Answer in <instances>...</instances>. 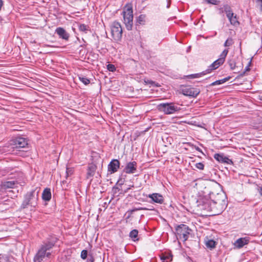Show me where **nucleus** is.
Wrapping results in <instances>:
<instances>
[{"label": "nucleus", "instance_id": "obj_1", "mask_svg": "<svg viewBox=\"0 0 262 262\" xmlns=\"http://www.w3.org/2000/svg\"><path fill=\"white\" fill-rule=\"evenodd\" d=\"M196 203L200 209L211 212L212 215L221 214L227 207V206H223L222 209H220L219 206L221 203L213 205L207 196L200 198Z\"/></svg>", "mask_w": 262, "mask_h": 262}, {"label": "nucleus", "instance_id": "obj_2", "mask_svg": "<svg viewBox=\"0 0 262 262\" xmlns=\"http://www.w3.org/2000/svg\"><path fill=\"white\" fill-rule=\"evenodd\" d=\"M211 203L215 205V203H220L219 208L220 209H222L223 206H227V198L225 193L221 191L219 193L211 192L209 194V197H207Z\"/></svg>", "mask_w": 262, "mask_h": 262}, {"label": "nucleus", "instance_id": "obj_3", "mask_svg": "<svg viewBox=\"0 0 262 262\" xmlns=\"http://www.w3.org/2000/svg\"><path fill=\"white\" fill-rule=\"evenodd\" d=\"M123 18L126 28L131 30L133 25V12L130 5H126L123 12Z\"/></svg>", "mask_w": 262, "mask_h": 262}, {"label": "nucleus", "instance_id": "obj_4", "mask_svg": "<svg viewBox=\"0 0 262 262\" xmlns=\"http://www.w3.org/2000/svg\"><path fill=\"white\" fill-rule=\"evenodd\" d=\"M228 53V49H225L220 56V58L214 61L209 67L206 70V72L210 73L213 70L217 69L220 66L223 64L225 62L226 57Z\"/></svg>", "mask_w": 262, "mask_h": 262}, {"label": "nucleus", "instance_id": "obj_5", "mask_svg": "<svg viewBox=\"0 0 262 262\" xmlns=\"http://www.w3.org/2000/svg\"><path fill=\"white\" fill-rule=\"evenodd\" d=\"M176 231L180 238H182L184 241H186L187 240L191 230L186 225L180 224L177 226Z\"/></svg>", "mask_w": 262, "mask_h": 262}, {"label": "nucleus", "instance_id": "obj_6", "mask_svg": "<svg viewBox=\"0 0 262 262\" xmlns=\"http://www.w3.org/2000/svg\"><path fill=\"white\" fill-rule=\"evenodd\" d=\"M37 194L35 195V191H31L27 193L23 201L21 206L23 208H26L28 205L35 206L37 204Z\"/></svg>", "mask_w": 262, "mask_h": 262}, {"label": "nucleus", "instance_id": "obj_7", "mask_svg": "<svg viewBox=\"0 0 262 262\" xmlns=\"http://www.w3.org/2000/svg\"><path fill=\"white\" fill-rule=\"evenodd\" d=\"M111 34L113 38L116 41L122 38V29L120 23L117 21L113 23L111 26Z\"/></svg>", "mask_w": 262, "mask_h": 262}, {"label": "nucleus", "instance_id": "obj_8", "mask_svg": "<svg viewBox=\"0 0 262 262\" xmlns=\"http://www.w3.org/2000/svg\"><path fill=\"white\" fill-rule=\"evenodd\" d=\"M158 108L159 110L167 115L173 114L180 110L179 107L172 103H161L158 105Z\"/></svg>", "mask_w": 262, "mask_h": 262}, {"label": "nucleus", "instance_id": "obj_9", "mask_svg": "<svg viewBox=\"0 0 262 262\" xmlns=\"http://www.w3.org/2000/svg\"><path fill=\"white\" fill-rule=\"evenodd\" d=\"M181 93L186 96L196 97L200 93L199 89L190 86H183L180 89Z\"/></svg>", "mask_w": 262, "mask_h": 262}, {"label": "nucleus", "instance_id": "obj_10", "mask_svg": "<svg viewBox=\"0 0 262 262\" xmlns=\"http://www.w3.org/2000/svg\"><path fill=\"white\" fill-rule=\"evenodd\" d=\"M11 144L14 146L13 148L19 150L20 148H25L28 145V142L25 138L23 137H17L12 140Z\"/></svg>", "mask_w": 262, "mask_h": 262}, {"label": "nucleus", "instance_id": "obj_11", "mask_svg": "<svg viewBox=\"0 0 262 262\" xmlns=\"http://www.w3.org/2000/svg\"><path fill=\"white\" fill-rule=\"evenodd\" d=\"M51 255V252H46L40 248L34 257V262H42L46 257H49Z\"/></svg>", "mask_w": 262, "mask_h": 262}, {"label": "nucleus", "instance_id": "obj_12", "mask_svg": "<svg viewBox=\"0 0 262 262\" xmlns=\"http://www.w3.org/2000/svg\"><path fill=\"white\" fill-rule=\"evenodd\" d=\"M214 158L216 160L222 163L227 164L229 165L233 164V162L232 161V160L225 156L223 154H215L214 155Z\"/></svg>", "mask_w": 262, "mask_h": 262}, {"label": "nucleus", "instance_id": "obj_13", "mask_svg": "<svg viewBox=\"0 0 262 262\" xmlns=\"http://www.w3.org/2000/svg\"><path fill=\"white\" fill-rule=\"evenodd\" d=\"M249 242V237H241L238 238L233 243L234 248L241 249Z\"/></svg>", "mask_w": 262, "mask_h": 262}, {"label": "nucleus", "instance_id": "obj_14", "mask_svg": "<svg viewBox=\"0 0 262 262\" xmlns=\"http://www.w3.org/2000/svg\"><path fill=\"white\" fill-rule=\"evenodd\" d=\"M137 163L135 161L130 162L126 164L124 171L126 173H134L137 170Z\"/></svg>", "mask_w": 262, "mask_h": 262}, {"label": "nucleus", "instance_id": "obj_15", "mask_svg": "<svg viewBox=\"0 0 262 262\" xmlns=\"http://www.w3.org/2000/svg\"><path fill=\"white\" fill-rule=\"evenodd\" d=\"M120 166V162L117 159H113L108 165V170L111 173L116 172Z\"/></svg>", "mask_w": 262, "mask_h": 262}, {"label": "nucleus", "instance_id": "obj_16", "mask_svg": "<svg viewBox=\"0 0 262 262\" xmlns=\"http://www.w3.org/2000/svg\"><path fill=\"white\" fill-rule=\"evenodd\" d=\"M147 197L151 199L153 202L156 203L161 204L164 202V198L160 193H154L152 194H149Z\"/></svg>", "mask_w": 262, "mask_h": 262}, {"label": "nucleus", "instance_id": "obj_17", "mask_svg": "<svg viewBox=\"0 0 262 262\" xmlns=\"http://www.w3.org/2000/svg\"><path fill=\"white\" fill-rule=\"evenodd\" d=\"M97 166L93 163L89 164L87 169L86 178L88 179H92L96 172Z\"/></svg>", "mask_w": 262, "mask_h": 262}, {"label": "nucleus", "instance_id": "obj_18", "mask_svg": "<svg viewBox=\"0 0 262 262\" xmlns=\"http://www.w3.org/2000/svg\"><path fill=\"white\" fill-rule=\"evenodd\" d=\"M55 32L58 35L60 38L68 40L69 38V34L66 31L61 27L57 28Z\"/></svg>", "mask_w": 262, "mask_h": 262}, {"label": "nucleus", "instance_id": "obj_19", "mask_svg": "<svg viewBox=\"0 0 262 262\" xmlns=\"http://www.w3.org/2000/svg\"><path fill=\"white\" fill-rule=\"evenodd\" d=\"M55 242H51L48 241L47 242L43 243L40 248L43 249V250L46 252L49 251L51 249H52L55 245Z\"/></svg>", "mask_w": 262, "mask_h": 262}, {"label": "nucleus", "instance_id": "obj_20", "mask_svg": "<svg viewBox=\"0 0 262 262\" xmlns=\"http://www.w3.org/2000/svg\"><path fill=\"white\" fill-rule=\"evenodd\" d=\"M17 182L15 181H6L2 183V187L3 189H6L8 188H13L15 185L17 184Z\"/></svg>", "mask_w": 262, "mask_h": 262}, {"label": "nucleus", "instance_id": "obj_21", "mask_svg": "<svg viewBox=\"0 0 262 262\" xmlns=\"http://www.w3.org/2000/svg\"><path fill=\"white\" fill-rule=\"evenodd\" d=\"M42 198L43 200L46 201H49L50 200L51 198V193L50 191V189L46 188L42 194Z\"/></svg>", "mask_w": 262, "mask_h": 262}, {"label": "nucleus", "instance_id": "obj_22", "mask_svg": "<svg viewBox=\"0 0 262 262\" xmlns=\"http://www.w3.org/2000/svg\"><path fill=\"white\" fill-rule=\"evenodd\" d=\"M78 29L80 32L86 34L88 31L90 30V27L85 24H79L78 25Z\"/></svg>", "mask_w": 262, "mask_h": 262}, {"label": "nucleus", "instance_id": "obj_23", "mask_svg": "<svg viewBox=\"0 0 262 262\" xmlns=\"http://www.w3.org/2000/svg\"><path fill=\"white\" fill-rule=\"evenodd\" d=\"M161 259L163 260V262H169L172 260V256L170 254H163L161 257Z\"/></svg>", "mask_w": 262, "mask_h": 262}, {"label": "nucleus", "instance_id": "obj_24", "mask_svg": "<svg viewBox=\"0 0 262 262\" xmlns=\"http://www.w3.org/2000/svg\"><path fill=\"white\" fill-rule=\"evenodd\" d=\"M251 60H250L249 62V63H248V65L247 66V67H246L245 70L243 72H242L239 74L238 76L240 77H242L245 75H248L247 72H249L250 70V67L251 66Z\"/></svg>", "mask_w": 262, "mask_h": 262}, {"label": "nucleus", "instance_id": "obj_25", "mask_svg": "<svg viewBox=\"0 0 262 262\" xmlns=\"http://www.w3.org/2000/svg\"><path fill=\"white\" fill-rule=\"evenodd\" d=\"M138 234V231L136 229H134L132 230L129 233V237L133 239L134 241H138V238H137Z\"/></svg>", "mask_w": 262, "mask_h": 262}, {"label": "nucleus", "instance_id": "obj_26", "mask_svg": "<svg viewBox=\"0 0 262 262\" xmlns=\"http://www.w3.org/2000/svg\"><path fill=\"white\" fill-rule=\"evenodd\" d=\"M207 74H208V73H207L205 70V71H204L201 73H200L189 75L187 76V77L190 78H196L200 77L202 76L205 75Z\"/></svg>", "mask_w": 262, "mask_h": 262}, {"label": "nucleus", "instance_id": "obj_27", "mask_svg": "<svg viewBox=\"0 0 262 262\" xmlns=\"http://www.w3.org/2000/svg\"><path fill=\"white\" fill-rule=\"evenodd\" d=\"M206 246L207 247L209 248L210 249H213L215 247L216 242L212 239L208 240L206 243Z\"/></svg>", "mask_w": 262, "mask_h": 262}, {"label": "nucleus", "instance_id": "obj_28", "mask_svg": "<svg viewBox=\"0 0 262 262\" xmlns=\"http://www.w3.org/2000/svg\"><path fill=\"white\" fill-rule=\"evenodd\" d=\"M229 21L230 24L234 26H237L239 25V23L237 20V18L236 15H234L233 17L229 18Z\"/></svg>", "mask_w": 262, "mask_h": 262}, {"label": "nucleus", "instance_id": "obj_29", "mask_svg": "<svg viewBox=\"0 0 262 262\" xmlns=\"http://www.w3.org/2000/svg\"><path fill=\"white\" fill-rule=\"evenodd\" d=\"M146 16L143 14L139 15L137 19V23L140 25H143L145 24Z\"/></svg>", "mask_w": 262, "mask_h": 262}, {"label": "nucleus", "instance_id": "obj_30", "mask_svg": "<svg viewBox=\"0 0 262 262\" xmlns=\"http://www.w3.org/2000/svg\"><path fill=\"white\" fill-rule=\"evenodd\" d=\"M79 79L81 81L84 85H88L90 83V80L86 77L82 75L79 76Z\"/></svg>", "mask_w": 262, "mask_h": 262}, {"label": "nucleus", "instance_id": "obj_31", "mask_svg": "<svg viewBox=\"0 0 262 262\" xmlns=\"http://www.w3.org/2000/svg\"><path fill=\"white\" fill-rule=\"evenodd\" d=\"M9 260V257L5 254H0V262H8Z\"/></svg>", "mask_w": 262, "mask_h": 262}, {"label": "nucleus", "instance_id": "obj_32", "mask_svg": "<svg viewBox=\"0 0 262 262\" xmlns=\"http://www.w3.org/2000/svg\"><path fill=\"white\" fill-rule=\"evenodd\" d=\"M233 40L231 38H228L224 43L225 47H230L233 44Z\"/></svg>", "mask_w": 262, "mask_h": 262}, {"label": "nucleus", "instance_id": "obj_33", "mask_svg": "<svg viewBox=\"0 0 262 262\" xmlns=\"http://www.w3.org/2000/svg\"><path fill=\"white\" fill-rule=\"evenodd\" d=\"M228 63H229V66L230 67V69L231 70H234L235 69L236 63H235L234 60H230L228 61Z\"/></svg>", "mask_w": 262, "mask_h": 262}, {"label": "nucleus", "instance_id": "obj_34", "mask_svg": "<svg viewBox=\"0 0 262 262\" xmlns=\"http://www.w3.org/2000/svg\"><path fill=\"white\" fill-rule=\"evenodd\" d=\"M223 9H224V11L226 13V15L232 11L231 7L228 5H224L223 7Z\"/></svg>", "mask_w": 262, "mask_h": 262}, {"label": "nucleus", "instance_id": "obj_35", "mask_svg": "<svg viewBox=\"0 0 262 262\" xmlns=\"http://www.w3.org/2000/svg\"><path fill=\"white\" fill-rule=\"evenodd\" d=\"M88 256V251L86 250H83L81 252V258L83 259H85Z\"/></svg>", "mask_w": 262, "mask_h": 262}, {"label": "nucleus", "instance_id": "obj_36", "mask_svg": "<svg viewBox=\"0 0 262 262\" xmlns=\"http://www.w3.org/2000/svg\"><path fill=\"white\" fill-rule=\"evenodd\" d=\"M107 69L109 71H111V72H114L116 70L115 66L112 64H107Z\"/></svg>", "mask_w": 262, "mask_h": 262}, {"label": "nucleus", "instance_id": "obj_37", "mask_svg": "<svg viewBox=\"0 0 262 262\" xmlns=\"http://www.w3.org/2000/svg\"><path fill=\"white\" fill-rule=\"evenodd\" d=\"M73 170L72 168H67L66 178L73 174Z\"/></svg>", "mask_w": 262, "mask_h": 262}, {"label": "nucleus", "instance_id": "obj_38", "mask_svg": "<svg viewBox=\"0 0 262 262\" xmlns=\"http://www.w3.org/2000/svg\"><path fill=\"white\" fill-rule=\"evenodd\" d=\"M147 210L146 208H143V207H140V208H134L133 209L130 210L129 211L131 213H133L134 212L138 211V210Z\"/></svg>", "mask_w": 262, "mask_h": 262}, {"label": "nucleus", "instance_id": "obj_39", "mask_svg": "<svg viewBox=\"0 0 262 262\" xmlns=\"http://www.w3.org/2000/svg\"><path fill=\"white\" fill-rule=\"evenodd\" d=\"M195 167L199 169L203 170L204 167V165L202 163L199 162L195 164Z\"/></svg>", "mask_w": 262, "mask_h": 262}, {"label": "nucleus", "instance_id": "obj_40", "mask_svg": "<svg viewBox=\"0 0 262 262\" xmlns=\"http://www.w3.org/2000/svg\"><path fill=\"white\" fill-rule=\"evenodd\" d=\"M229 79H230V77H226V78H225L224 79L219 80L220 81V83L221 84L225 83L227 81H228Z\"/></svg>", "mask_w": 262, "mask_h": 262}, {"label": "nucleus", "instance_id": "obj_41", "mask_svg": "<svg viewBox=\"0 0 262 262\" xmlns=\"http://www.w3.org/2000/svg\"><path fill=\"white\" fill-rule=\"evenodd\" d=\"M257 4L259 6L260 10L262 11V0H256Z\"/></svg>", "mask_w": 262, "mask_h": 262}, {"label": "nucleus", "instance_id": "obj_42", "mask_svg": "<svg viewBox=\"0 0 262 262\" xmlns=\"http://www.w3.org/2000/svg\"><path fill=\"white\" fill-rule=\"evenodd\" d=\"M227 17H228V18L229 19V18H232L233 17V16H234V14L232 12V11H231V12H230L229 13H228L227 15Z\"/></svg>", "mask_w": 262, "mask_h": 262}, {"label": "nucleus", "instance_id": "obj_43", "mask_svg": "<svg viewBox=\"0 0 262 262\" xmlns=\"http://www.w3.org/2000/svg\"><path fill=\"white\" fill-rule=\"evenodd\" d=\"M206 1L209 3L211 4L216 5V0H206Z\"/></svg>", "mask_w": 262, "mask_h": 262}, {"label": "nucleus", "instance_id": "obj_44", "mask_svg": "<svg viewBox=\"0 0 262 262\" xmlns=\"http://www.w3.org/2000/svg\"><path fill=\"white\" fill-rule=\"evenodd\" d=\"M257 191L260 195V196H262V186H258L257 187Z\"/></svg>", "mask_w": 262, "mask_h": 262}, {"label": "nucleus", "instance_id": "obj_45", "mask_svg": "<svg viewBox=\"0 0 262 262\" xmlns=\"http://www.w3.org/2000/svg\"><path fill=\"white\" fill-rule=\"evenodd\" d=\"M219 84H221L220 83V81L218 80H216V81L212 82V83H211L210 85L214 86V85H219Z\"/></svg>", "mask_w": 262, "mask_h": 262}, {"label": "nucleus", "instance_id": "obj_46", "mask_svg": "<svg viewBox=\"0 0 262 262\" xmlns=\"http://www.w3.org/2000/svg\"><path fill=\"white\" fill-rule=\"evenodd\" d=\"M86 262H94V257L91 256L90 258H89Z\"/></svg>", "mask_w": 262, "mask_h": 262}, {"label": "nucleus", "instance_id": "obj_47", "mask_svg": "<svg viewBox=\"0 0 262 262\" xmlns=\"http://www.w3.org/2000/svg\"><path fill=\"white\" fill-rule=\"evenodd\" d=\"M118 190V188L117 187H113V191L114 193H117V190Z\"/></svg>", "mask_w": 262, "mask_h": 262}, {"label": "nucleus", "instance_id": "obj_48", "mask_svg": "<svg viewBox=\"0 0 262 262\" xmlns=\"http://www.w3.org/2000/svg\"><path fill=\"white\" fill-rule=\"evenodd\" d=\"M170 7V3L169 2L168 4H167V7L169 8Z\"/></svg>", "mask_w": 262, "mask_h": 262}, {"label": "nucleus", "instance_id": "obj_49", "mask_svg": "<svg viewBox=\"0 0 262 262\" xmlns=\"http://www.w3.org/2000/svg\"><path fill=\"white\" fill-rule=\"evenodd\" d=\"M130 189V188H128L127 189V190H126V191H127L128 189Z\"/></svg>", "mask_w": 262, "mask_h": 262}, {"label": "nucleus", "instance_id": "obj_50", "mask_svg": "<svg viewBox=\"0 0 262 262\" xmlns=\"http://www.w3.org/2000/svg\"><path fill=\"white\" fill-rule=\"evenodd\" d=\"M116 262H123V261H117Z\"/></svg>", "mask_w": 262, "mask_h": 262}, {"label": "nucleus", "instance_id": "obj_51", "mask_svg": "<svg viewBox=\"0 0 262 262\" xmlns=\"http://www.w3.org/2000/svg\"><path fill=\"white\" fill-rule=\"evenodd\" d=\"M260 100H262V96L260 98Z\"/></svg>", "mask_w": 262, "mask_h": 262}]
</instances>
